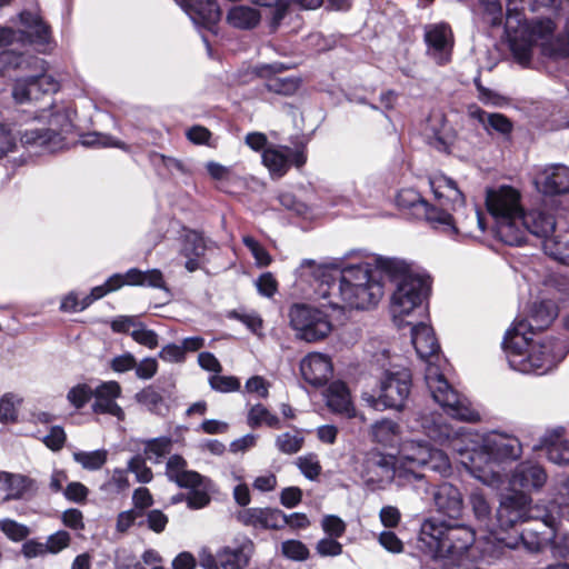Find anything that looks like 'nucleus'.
<instances>
[{"mask_svg":"<svg viewBox=\"0 0 569 569\" xmlns=\"http://www.w3.org/2000/svg\"><path fill=\"white\" fill-rule=\"evenodd\" d=\"M376 269L368 263L340 268L337 263L316 264L303 260L295 270L293 287L303 297L318 300L322 308L333 310H367L376 307L383 296L381 278L395 284L390 311L396 321L412 312L423 315L425 301L431 290L430 277L411 270L401 259L377 257Z\"/></svg>","mask_w":569,"mask_h":569,"instance_id":"nucleus-1","label":"nucleus"},{"mask_svg":"<svg viewBox=\"0 0 569 569\" xmlns=\"http://www.w3.org/2000/svg\"><path fill=\"white\" fill-rule=\"evenodd\" d=\"M557 316L555 303L541 300L532 305L530 320H516L507 330L502 349L512 370L541 376L566 358L569 352V337L565 333L533 339V331L547 328Z\"/></svg>","mask_w":569,"mask_h":569,"instance_id":"nucleus-2","label":"nucleus"},{"mask_svg":"<svg viewBox=\"0 0 569 569\" xmlns=\"http://www.w3.org/2000/svg\"><path fill=\"white\" fill-rule=\"evenodd\" d=\"M520 198L519 191L509 186L488 190L486 206L496 221L497 238L512 247L522 246L528 233L550 239L556 228L553 216L541 210L525 212Z\"/></svg>","mask_w":569,"mask_h":569,"instance_id":"nucleus-3","label":"nucleus"},{"mask_svg":"<svg viewBox=\"0 0 569 569\" xmlns=\"http://www.w3.org/2000/svg\"><path fill=\"white\" fill-rule=\"evenodd\" d=\"M407 325L411 326V341L416 352L426 363L425 381L433 400L455 419L468 422L480 420L479 412L447 381L443 373L447 361L440 355L433 329L422 321L415 325L408 321Z\"/></svg>","mask_w":569,"mask_h":569,"instance_id":"nucleus-4","label":"nucleus"},{"mask_svg":"<svg viewBox=\"0 0 569 569\" xmlns=\"http://www.w3.org/2000/svg\"><path fill=\"white\" fill-rule=\"evenodd\" d=\"M435 203H429L412 188L399 190L396 203L400 210L416 219L426 220L431 228L452 236L459 232V212L463 206V193L451 178L437 174L429 178Z\"/></svg>","mask_w":569,"mask_h":569,"instance_id":"nucleus-5","label":"nucleus"},{"mask_svg":"<svg viewBox=\"0 0 569 569\" xmlns=\"http://www.w3.org/2000/svg\"><path fill=\"white\" fill-rule=\"evenodd\" d=\"M460 455L465 469L483 485L499 488L505 482L501 463L520 458L522 445L511 435L491 432L482 438L479 448L461 449L453 447Z\"/></svg>","mask_w":569,"mask_h":569,"instance_id":"nucleus-6","label":"nucleus"},{"mask_svg":"<svg viewBox=\"0 0 569 569\" xmlns=\"http://www.w3.org/2000/svg\"><path fill=\"white\" fill-rule=\"evenodd\" d=\"M419 540L432 558L442 559L446 565L460 566L476 540V532L467 525L448 523L431 518L422 522Z\"/></svg>","mask_w":569,"mask_h":569,"instance_id":"nucleus-7","label":"nucleus"},{"mask_svg":"<svg viewBox=\"0 0 569 569\" xmlns=\"http://www.w3.org/2000/svg\"><path fill=\"white\" fill-rule=\"evenodd\" d=\"M412 375L410 369L391 366L386 369L379 381L378 395L365 393L362 399L376 410L402 411L411 393Z\"/></svg>","mask_w":569,"mask_h":569,"instance_id":"nucleus-8","label":"nucleus"},{"mask_svg":"<svg viewBox=\"0 0 569 569\" xmlns=\"http://www.w3.org/2000/svg\"><path fill=\"white\" fill-rule=\"evenodd\" d=\"M290 326L297 338L307 342L323 340L332 330L328 315L307 305H296L291 308Z\"/></svg>","mask_w":569,"mask_h":569,"instance_id":"nucleus-9","label":"nucleus"},{"mask_svg":"<svg viewBox=\"0 0 569 569\" xmlns=\"http://www.w3.org/2000/svg\"><path fill=\"white\" fill-rule=\"evenodd\" d=\"M478 124L482 126L488 134L497 132L505 138H509L513 130V124L507 116L499 112H487L479 107H472L469 109L468 119L462 127L466 133L465 139L470 147H477L481 143L482 136L478 131Z\"/></svg>","mask_w":569,"mask_h":569,"instance_id":"nucleus-10","label":"nucleus"},{"mask_svg":"<svg viewBox=\"0 0 569 569\" xmlns=\"http://www.w3.org/2000/svg\"><path fill=\"white\" fill-rule=\"evenodd\" d=\"M531 498L526 492L512 490L502 495L496 515V523L501 530H509L519 522L531 518Z\"/></svg>","mask_w":569,"mask_h":569,"instance_id":"nucleus-11","label":"nucleus"},{"mask_svg":"<svg viewBox=\"0 0 569 569\" xmlns=\"http://www.w3.org/2000/svg\"><path fill=\"white\" fill-rule=\"evenodd\" d=\"M401 452L403 457L417 466L427 467L430 470L447 475L451 466L448 456L430 446L425 440H410L403 443Z\"/></svg>","mask_w":569,"mask_h":569,"instance_id":"nucleus-12","label":"nucleus"},{"mask_svg":"<svg viewBox=\"0 0 569 569\" xmlns=\"http://www.w3.org/2000/svg\"><path fill=\"white\" fill-rule=\"evenodd\" d=\"M423 39L427 46V54L439 66L451 60L453 48V34L446 22L428 24L425 27Z\"/></svg>","mask_w":569,"mask_h":569,"instance_id":"nucleus-13","label":"nucleus"},{"mask_svg":"<svg viewBox=\"0 0 569 569\" xmlns=\"http://www.w3.org/2000/svg\"><path fill=\"white\" fill-rule=\"evenodd\" d=\"M408 427L440 445H443L453 435L452 428L440 413L427 409L413 412L408 420Z\"/></svg>","mask_w":569,"mask_h":569,"instance_id":"nucleus-14","label":"nucleus"},{"mask_svg":"<svg viewBox=\"0 0 569 569\" xmlns=\"http://www.w3.org/2000/svg\"><path fill=\"white\" fill-rule=\"evenodd\" d=\"M426 137L430 147L443 153H451L453 146L460 142L457 132L441 113L429 117Z\"/></svg>","mask_w":569,"mask_h":569,"instance_id":"nucleus-15","label":"nucleus"},{"mask_svg":"<svg viewBox=\"0 0 569 569\" xmlns=\"http://www.w3.org/2000/svg\"><path fill=\"white\" fill-rule=\"evenodd\" d=\"M122 389L118 381L110 380L101 382L93 389L94 402L91 406L92 412L96 415H111L119 420L124 418L123 409L117 403V399L121 397Z\"/></svg>","mask_w":569,"mask_h":569,"instance_id":"nucleus-16","label":"nucleus"},{"mask_svg":"<svg viewBox=\"0 0 569 569\" xmlns=\"http://www.w3.org/2000/svg\"><path fill=\"white\" fill-rule=\"evenodd\" d=\"M437 511L450 519H459L465 509L461 491L450 482H442L432 490Z\"/></svg>","mask_w":569,"mask_h":569,"instance_id":"nucleus-17","label":"nucleus"},{"mask_svg":"<svg viewBox=\"0 0 569 569\" xmlns=\"http://www.w3.org/2000/svg\"><path fill=\"white\" fill-rule=\"evenodd\" d=\"M547 481L545 469L537 462L523 461L517 465L510 477V486L521 489V492L537 491Z\"/></svg>","mask_w":569,"mask_h":569,"instance_id":"nucleus-18","label":"nucleus"},{"mask_svg":"<svg viewBox=\"0 0 569 569\" xmlns=\"http://www.w3.org/2000/svg\"><path fill=\"white\" fill-rule=\"evenodd\" d=\"M332 363L328 356L309 353L300 361L303 380L312 387L325 386L332 376Z\"/></svg>","mask_w":569,"mask_h":569,"instance_id":"nucleus-19","label":"nucleus"},{"mask_svg":"<svg viewBox=\"0 0 569 569\" xmlns=\"http://www.w3.org/2000/svg\"><path fill=\"white\" fill-rule=\"evenodd\" d=\"M292 117L295 127L299 133L290 137V146H287V169L291 166L300 169L307 162V144L310 140L308 134L302 133L300 123L303 122L302 118H299L300 113L297 108L287 103V118Z\"/></svg>","mask_w":569,"mask_h":569,"instance_id":"nucleus-20","label":"nucleus"},{"mask_svg":"<svg viewBox=\"0 0 569 569\" xmlns=\"http://www.w3.org/2000/svg\"><path fill=\"white\" fill-rule=\"evenodd\" d=\"M536 183L545 194L557 196L569 192V167L561 163L547 166L538 176Z\"/></svg>","mask_w":569,"mask_h":569,"instance_id":"nucleus-21","label":"nucleus"},{"mask_svg":"<svg viewBox=\"0 0 569 569\" xmlns=\"http://www.w3.org/2000/svg\"><path fill=\"white\" fill-rule=\"evenodd\" d=\"M20 142L24 148H40L42 151L54 152L62 148V134L51 128H28L19 131Z\"/></svg>","mask_w":569,"mask_h":569,"instance_id":"nucleus-22","label":"nucleus"},{"mask_svg":"<svg viewBox=\"0 0 569 569\" xmlns=\"http://www.w3.org/2000/svg\"><path fill=\"white\" fill-rule=\"evenodd\" d=\"M237 519L257 529H278L284 526V513L272 508H246L237 513Z\"/></svg>","mask_w":569,"mask_h":569,"instance_id":"nucleus-23","label":"nucleus"},{"mask_svg":"<svg viewBox=\"0 0 569 569\" xmlns=\"http://www.w3.org/2000/svg\"><path fill=\"white\" fill-rule=\"evenodd\" d=\"M207 243L202 232L188 230L182 238L180 254L184 257V268L189 272H194L202 268V261L206 256Z\"/></svg>","mask_w":569,"mask_h":569,"instance_id":"nucleus-24","label":"nucleus"},{"mask_svg":"<svg viewBox=\"0 0 569 569\" xmlns=\"http://www.w3.org/2000/svg\"><path fill=\"white\" fill-rule=\"evenodd\" d=\"M182 7L198 24L210 28L219 22L221 10L217 0H183Z\"/></svg>","mask_w":569,"mask_h":569,"instance_id":"nucleus-25","label":"nucleus"},{"mask_svg":"<svg viewBox=\"0 0 569 569\" xmlns=\"http://www.w3.org/2000/svg\"><path fill=\"white\" fill-rule=\"evenodd\" d=\"M405 462H397L396 469L391 471V483L398 488L411 486L419 495L429 492V483L425 475L416 471L412 466L403 456Z\"/></svg>","mask_w":569,"mask_h":569,"instance_id":"nucleus-26","label":"nucleus"},{"mask_svg":"<svg viewBox=\"0 0 569 569\" xmlns=\"http://www.w3.org/2000/svg\"><path fill=\"white\" fill-rule=\"evenodd\" d=\"M565 435L566 429L559 427L547 433L542 439L548 460L558 466L569 465V439H565Z\"/></svg>","mask_w":569,"mask_h":569,"instance_id":"nucleus-27","label":"nucleus"},{"mask_svg":"<svg viewBox=\"0 0 569 569\" xmlns=\"http://www.w3.org/2000/svg\"><path fill=\"white\" fill-rule=\"evenodd\" d=\"M468 505L479 527L493 532L496 523L492 518V507L483 490L472 489L468 496Z\"/></svg>","mask_w":569,"mask_h":569,"instance_id":"nucleus-28","label":"nucleus"},{"mask_svg":"<svg viewBox=\"0 0 569 569\" xmlns=\"http://www.w3.org/2000/svg\"><path fill=\"white\" fill-rule=\"evenodd\" d=\"M20 23L26 28V37L29 42L37 44H47L51 40V27L43 21L39 13L28 10L19 14Z\"/></svg>","mask_w":569,"mask_h":569,"instance_id":"nucleus-29","label":"nucleus"},{"mask_svg":"<svg viewBox=\"0 0 569 569\" xmlns=\"http://www.w3.org/2000/svg\"><path fill=\"white\" fill-rule=\"evenodd\" d=\"M325 399L328 408L347 417L355 415V408L351 402L348 387L342 381H333L325 391Z\"/></svg>","mask_w":569,"mask_h":569,"instance_id":"nucleus-30","label":"nucleus"},{"mask_svg":"<svg viewBox=\"0 0 569 569\" xmlns=\"http://www.w3.org/2000/svg\"><path fill=\"white\" fill-rule=\"evenodd\" d=\"M250 543L236 547L226 546L218 551V561L221 569H243L250 560Z\"/></svg>","mask_w":569,"mask_h":569,"instance_id":"nucleus-31","label":"nucleus"},{"mask_svg":"<svg viewBox=\"0 0 569 569\" xmlns=\"http://www.w3.org/2000/svg\"><path fill=\"white\" fill-rule=\"evenodd\" d=\"M284 71V64L276 62L257 66L253 73L266 81V88L276 93H284V79L279 77Z\"/></svg>","mask_w":569,"mask_h":569,"instance_id":"nucleus-32","label":"nucleus"},{"mask_svg":"<svg viewBox=\"0 0 569 569\" xmlns=\"http://www.w3.org/2000/svg\"><path fill=\"white\" fill-rule=\"evenodd\" d=\"M30 483L31 480L27 476L0 471V489L8 492L6 500L21 499Z\"/></svg>","mask_w":569,"mask_h":569,"instance_id":"nucleus-33","label":"nucleus"},{"mask_svg":"<svg viewBox=\"0 0 569 569\" xmlns=\"http://www.w3.org/2000/svg\"><path fill=\"white\" fill-rule=\"evenodd\" d=\"M227 21L234 28L248 30L258 26L260 22V13L258 10L250 7L236 6L229 10Z\"/></svg>","mask_w":569,"mask_h":569,"instance_id":"nucleus-34","label":"nucleus"},{"mask_svg":"<svg viewBox=\"0 0 569 569\" xmlns=\"http://www.w3.org/2000/svg\"><path fill=\"white\" fill-rule=\"evenodd\" d=\"M369 468L373 470L377 479L369 477L367 482L377 483L383 488L387 483H391V471L396 469L397 461L392 456H379L368 461Z\"/></svg>","mask_w":569,"mask_h":569,"instance_id":"nucleus-35","label":"nucleus"},{"mask_svg":"<svg viewBox=\"0 0 569 569\" xmlns=\"http://www.w3.org/2000/svg\"><path fill=\"white\" fill-rule=\"evenodd\" d=\"M466 201L463 200V206L461 211L459 212V232L449 236L452 239L458 240L460 237H468L471 234L470 226L477 223L479 230L483 232L486 230L485 218L480 213V211L476 207H471L468 212H466Z\"/></svg>","mask_w":569,"mask_h":569,"instance_id":"nucleus-36","label":"nucleus"},{"mask_svg":"<svg viewBox=\"0 0 569 569\" xmlns=\"http://www.w3.org/2000/svg\"><path fill=\"white\" fill-rule=\"evenodd\" d=\"M32 77L19 80L13 88V97L19 103L39 100L44 93Z\"/></svg>","mask_w":569,"mask_h":569,"instance_id":"nucleus-37","label":"nucleus"},{"mask_svg":"<svg viewBox=\"0 0 569 569\" xmlns=\"http://www.w3.org/2000/svg\"><path fill=\"white\" fill-rule=\"evenodd\" d=\"M248 425L252 428H259L266 425L270 428H280V420L272 415L263 405L258 403L249 410Z\"/></svg>","mask_w":569,"mask_h":569,"instance_id":"nucleus-38","label":"nucleus"},{"mask_svg":"<svg viewBox=\"0 0 569 569\" xmlns=\"http://www.w3.org/2000/svg\"><path fill=\"white\" fill-rule=\"evenodd\" d=\"M399 426L391 419H382L372 425V437L375 441L388 446L397 437Z\"/></svg>","mask_w":569,"mask_h":569,"instance_id":"nucleus-39","label":"nucleus"},{"mask_svg":"<svg viewBox=\"0 0 569 569\" xmlns=\"http://www.w3.org/2000/svg\"><path fill=\"white\" fill-rule=\"evenodd\" d=\"M543 250L552 259L569 266V239L550 238L543 240Z\"/></svg>","mask_w":569,"mask_h":569,"instance_id":"nucleus-40","label":"nucleus"},{"mask_svg":"<svg viewBox=\"0 0 569 569\" xmlns=\"http://www.w3.org/2000/svg\"><path fill=\"white\" fill-rule=\"evenodd\" d=\"M22 399L12 392H7L0 398V422L3 425L18 421V406Z\"/></svg>","mask_w":569,"mask_h":569,"instance_id":"nucleus-41","label":"nucleus"},{"mask_svg":"<svg viewBox=\"0 0 569 569\" xmlns=\"http://www.w3.org/2000/svg\"><path fill=\"white\" fill-rule=\"evenodd\" d=\"M108 452L103 449L94 451H78L73 459L87 470H99L107 462Z\"/></svg>","mask_w":569,"mask_h":569,"instance_id":"nucleus-42","label":"nucleus"},{"mask_svg":"<svg viewBox=\"0 0 569 569\" xmlns=\"http://www.w3.org/2000/svg\"><path fill=\"white\" fill-rule=\"evenodd\" d=\"M262 163L268 168L273 178L284 176V151L266 148L262 152Z\"/></svg>","mask_w":569,"mask_h":569,"instance_id":"nucleus-43","label":"nucleus"},{"mask_svg":"<svg viewBox=\"0 0 569 569\" xmlns=\"http://www.w3.org/2000/svg\"><path fill=\"white\" fill-rule=\"evenodd\" d=\"M295 465L299 471L309 480H316L321 472V466L318 456L315 453H308L298 457L295 461Z\"/></svg>","mask_w":569,"mask_h":569,"instance_id":"nucleus-44","label":"nucleus"},{"mask_svg":"<svg viewBox=\"0 0 569 569\" xmlns=\"http://www.w3.org/2000/svg\"><path fill=\"white\" fill-rule=\"evenodd\" d=\"M91 398H93V389L87 383H78L67 393L68 401L77 410L84 408Z\"/></svg>","mask_w":569,"mask_h":569,"instance_id":"nucleus-45","label":"nucleus"},{"mask_svg":"<svg viewBox=\"0 0 569 569\" xmlns=\"http://www.w3.org/2000/svg\"><path fill=\"white\" fill-rule=\"evenodd\" d=\"M520 540L526 550L537 553L547 546L549 538L533 529H525L520 535Z\"/></svg>","mask_w":569,"mask_h":569,"instance_id":"nucleus-46","label":"nucleus"},{"mask_svg":"<svg viewBox=\"0 0 569 569\" xmlns=\"http://www.w3.org/2000/svg\"><path fill=\"white\" fill-rule=\"evenodd\" d=\"M0 529L8 539L14 542L26 540L30 535V529L27 526L9 518L0 520Z\"/></svg>","mask_w":569,"mask_h":569,"instance_id":"nucleus-47","label":"nucleus"},{"mask_svg":"<svg viewBox=\"0 0 569 569\" xmlns=\"http://www.w3.org/2000/svg\"><path fill=\"white\" fill-rule=\"evenodd\" d=\"M242 242L249 249L256 260V264L260 268L271 263V256L267 249L252 236H244Z\"/></svg>","mask_w":569,"mask_h":569,"instance_id":"nucleus-48","label":"nucleus"},{"mask_svg":"<svg viewBox=\"0 0 569 569\" xmlns=\"http://www.w3.org/2000/svg\"><path fill=\"white\" fill-rule=\"evenodd\" d=\"M136 400L152 413H158V407L163 403V397L152 386L144 387L137 392Z\"/></svg>","mask_w":569,"mask_h":569,"instance_id":"nucleus-49","label":"nucleus"},{"mask_svg":"<svg viewBox=\"0 0 569 569\" xmlns=\"http://www.w3.org/2000/svg\"><path fill=\"white\" fill-rule=\"evenodd\" d=\"M128 471L136 475L137 481L141 483H149L153 473L151 468L146 465V460L142 456L136 455L128 461Z\"/></svg>","mask_w":569,"mask_h":569,"instance_id":"nucleus-50","label":"nucleus"},{"mask_svg":"<svg viewBox=\"0 0 569 569\" xmlns=\"http://www.w3.org/2000/svg\"><path fill=\"white\" fill-rule=\"evenodd\" d=\"M210 387L219 392H234L240 390V380L234 376L213 375L209 379Z\"/></svg>","mask_w":569,"mask_h":569,"instance_id":"nucleus-51","label":"nucleus"},{"mask_svg":"<svg viewBox=\"0 0 569 569\" xmlns=\"http://www.w3.org/2000/svg\"><path fill=\"white\" fill-rule=\"evenodd\" d=\"M171 448L172 439L170 437L163 436L152 438L146 441L144 453L147 456L153 455L161 458L168 455L171 451Z\"/></svg>","mask_w":569,"mask_h":569,"instance_id":"nucleus-52","label":"nucleus"},{"mask_svg":"<svg viewBox=\"0 0 569 569\" xmlns=\"http://www.w3.org/2000/svg\"><path fill=\"white\" fill-rule=\"evenodd\" d=\"M26 58L22 53L7 48L0 50V73L4 74L11 69H19L23 64Z\"/></svg>","mask_w":569,"mask_h":569,"instance_id":"nucleus-53","label":"nucleus"},{"mask_svg":"<svg viewBox=\"0 0 569 569\" xmlns=\"http://www.w3.org/2000/svg\"><path fill=\"white\" fill-rule=\"evenodd\" d=\"M228 319L238 320L243 323L252 333H258L262 328V319L257 313H246L239 310H229L226 313Z\"/></svg>","mask_w":569,"mask_h":569,"instance_id":"nucleus-54","label":"nucleus"},{"mask_svg":"<svg viewBox=\"0 0 569 569\" xmlns=\"http://www.w3.org/2000/svg\"><path fill=\"white\" fill-rule=\"evenodd\" d=\"M139 329H134L130 332L131 338L139 345L144 346L149 349L158 347L159 337L156 331L146 329L143 323H139Z\"/></svg>","mask_w":569,"mask_h":569,"instance_id":"nucleus-55","label":"nucleus"},{"mask_svg":"<svg viewBox=\"0 0 569 569\" xmlns=\"http://www.w3.org/2000/svg\"><path fill=\"white\" fill-rule=\"evenodd\" d=\"M71 541L70 533L66 530H59L50 535L44 543L47 552L58 553L68 548Z\"/></svg>","mask_w":569,"mask_h":569,"instance_id":"nucleus-56","label":"nucleus"},{"mask_svg":"<svg viewBox=\"0 0 569 569\" xmlns=\"http://www.w3.org/2000/svg\"><path fill=\"white\" fill-rule=\"evenodd\" d=\"M173 482L180 488L196 489L202 486L203 476L194 470H186L173 476Z\"/></svg>","mask_w":569,"mask_h":569,"instance_id":"nucleus-57","label":"nucleus"},{"mask_svg":"<svg viewBox=\"0 0 569 569\" xmlns=\"http://www.w3.org/2000/svg\"><path fill=\"white\" fill-rule=\"evenodd\" d=\"M321 527L323 531L332 538H340L346 531L345 521L336 515H327L322 518Z\"/></svg>","mask_w":569,"mask_h":569,"instance_id":"nucleus-58","label":"nucleus"},{"mask_svg":"<svg viewBox=\"0 0 569 569\" xmlns=\"http://www.w3.org/2000/svg\"><path fill=\"white\" fill-rule=\"evenodd\" d=\"M67 440V435L62 427H51L49 433L43 438V443L52 451H60Z\"/></svg>","mask_w":569,"mask_h":569,"instance_id":"nucleus-59","label":"nucleus"},{"mask_svg":"<svg viewBox=\"0 0 569 569\" xmlns=\"http://www.w3.org/2000/svg\"><path fill=\"white\" fill-rule=\"evenodd\" d=\"M67 500L76 503H84L87 501L89 489L79 481L68 483L63 490Z\"/></svg>","mask_w":569,"mask_h":569,"instance_id":"nucleus-60","label":"nucleus"},{"mask_svg":"<svg viewBox=\"0 0 569 569\" xmlns=\"http://www.w3.org/2000/svg\"><path fill=\"white\" fill-rule=\"evenodd\" d=\"M186 137L193 144L210 146L212 132L207 127L194 124L187 130Z\"/></svg>","mask_w":569,"mask_h":569,"instance_id":"nucleus-61","label":"nucleus"},{"mask_svg":"<svg viewBox=\"0 0 569 569\" xmlns=\"http://www.w3.org/2000/svg\"><path fill=\"white\" fill-rule=\"evenodd\" d=\"M337 538H322L317 542L316 550L321 557H336L342 553V545Z\"/></svg>","mask_w":569,"mask_h":569,"instance_id":"nucleus-62","label":"nucleus"},{"mask_svg":"<svg viewBox=\"0 0 569 569\" xmlns=\"http://www.w3.org/2000/svg\"><path fill=\"white\" fill-rule=\"evenodd\" d=\"M132 502V509L141 511L143 515L144 510L150 508L153 505L154 500L150 490L147 487H139L133 491Z\"/></svg>","mask_w":569,"mask_h":569,"instance_id":"nucleus-63","label":"nucleus"},{"mask_svg":"<svg viewBox=\"0 0 569 569\" xmlns=\"http://www.w3.org/2000/svg\"><path fill=\"white\" fill-rule=\"evenodd\" d=\"M481 4L492 26H498L502 22L503 8L500 0H482Z\"/></svg>","mask_w":569,"mask_h":569,"instance_id":"nucleus-64","label":"nucleus"}]
</instances>
